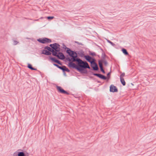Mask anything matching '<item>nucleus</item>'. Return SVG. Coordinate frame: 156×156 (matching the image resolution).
<instances>
[{
  "instance_id": "41",
  "label": "nucleus",
  "mask_w": 156,
  "mask_h": 156,
  "mask_svg": "<svg viewBox=\"0 0 156 156\" xmlns=\"http://www.w3.org/2000/svg\"><path fill=\"white\" fill-rule=\"evenodd\" d=\"M37 71H39L40 73H41V72H40V71H38V70H37Z\"/></svg>"
},
{
  "instance_id": "22",
  "label": "nucleus",
  "mask_w": 156,
  "mask_h": 156,
  "mask_svg": "<svg viewBox=\"0 0 156 156\" xmlns=\"http://www.w3.org/2000/svg\"><path fill=\"white\" fill-rule=\"evenodd\" d=\"M27 67L30 69H31V70L32 69L33 67L32 66V65L30 64V63H28L27 64Z\"/></svg>"
},
{
  "instance_id": "33",
  "label": "nucleus",
  "mask_w": 156,
  "mask_h": 156,
  "mask_svg": "<svg viewBox=\"0 0 156 156\" xmlns=\"http://www.w3.org/2000/svg\"><path fill=\"white\" fill-rule=\"evenodd\" d=\"M67 56V58H66V59L67 60V61H69L70 60V58H69V57H68V55H66Z\"/></svg>"
},
{
  "instance_id": "23",
  "label": "nucleus",
  "mask_w": 156,
  "mask_h": 156,
  "mask_svg": "<svg viewBox=\"0 0 156 156\" xmlns=\"http://www.w3.org/2000/svg\"><path fill=\"white\" fill-rule=\"evenodd\" d=\"M102 62H103L104 64V65L105 66H107V65L108 64V62L106 60V59H104V60H102Z\"/></svg>"
},
{
  "instance_id": "5",
  "label": "nucleus",
  "mask_w": 156,
  "mask_h": 156,
  "mask_svg": "<svg viewBox=\"0 0 156 156\" xmlns=\"http://www.w3.org/2000/svg\"><path fill=\"white\" fill-rule=\"evenodd\" d=\"M13 156H29V154L23 150L18 149L13 154Z\"/></svg>"
},
{
  "instance_id": "12",
  "label": "nucleus",
  "mask_w": 156,
  "mask_h": 156,
  "mask_svg": "<svg viewBox=\"0 0 156 156\" xmlns=\"http://www.w3.org/2000/svg\"><path fill=\"white\" fill-rule=\"evenodd\" d=\"M62 48L64 49V51H66L67 54H68L69 53L71 50L70 48L67 47L64 43H62Z\"/></svg>"
},
{
  "instance_id": "7",
  "label": "nucleus",
  "mask_w": 156,
  "mask_h": 156,
  "mask_svg": "<svg viewBox=\"0 0 156 156\" xmlns=\"http://www.w3.org/2000/svg\"><path fill=\"white\" fill-rule=\"evenodd\" d=\"M56 89L60 93L65 94L66 95H69L70 94L68 91L65 90L63 88L61 87L56 85Z\"/></svg>"
},
{
  "instance_id": "30",
  "label": "nucleus",
  "mask_w": 156,
  "mask_h": 156,
  "mask_svg": "<svg viewBox=\"0 0 156 156\" xmlns=\"http://www.w3.org/2000/svg\"><path fill=\"white\" fill-rule=\"evenodd\" d=\"M53 65L54 66H56L57 68H59V66H59V65H58V64H56V63H54L53 64Z\"/></svg>"
},
{
  "instance_id": "21",
  "label": "nucleus",
  "mask_w": 156,
  "mask_h": 156,
  "mask_svg": "<svg viewBox=\"0 0 156 156\" xmlns=\"http://www.w3.org/2000/svg\"><path fill=\"white\" fill-rule=\"evenodd\" d=\"M89 55H90L92 56H96V54L95 52H92L90 51H89Z\"/></svg>"
},
{
  "instance_id": "14",
  "label": "nucleus",
  "mask_w": 156,
  "mask_h": 156,
  "mask_svg": "<svg viewBox=\"0 0 156 156\" xmlns=\"http://www.w3.org/2000/svg\"><path fill=\"white\" fill-rule=\"evenodd\" d=\"M48 59L49 60H51L52 62L54 63H56L58 60L55 57H52L51 56H49L48 57Z\"/></svg>"
},
{
  "instance_id": "10",
  "label": "nucleus",
  "mask_w": 156,
  "mask_h": 156,
  "mask_svg": "<svg viewBox=\"0 0 156 156\" xmlns=\"http://www.w3.org/2000/svg\"><path fill=\"white\" fill-rule=\"evenodd\" d=\"M109 91L111 92H117L118 90L117 87L113 84H111L110 86Z\"/></svg>"
},
{
  "instance_id": "40",
  "label": "nucleus",
  "mask_w": 156,
  "mask_h": 156,
  "mask_svg": "<svg viewBox=\"0 0 156 156\" xmlns=\"http://www.w3.org/2000/svg\"><path fill=\"white\" fill-rule=\"evenodd\" d=\"M37 71H39L40 73H41V72H40V71H38V70H37Z\"/></svg>"
},
{
  "instance_id": "8",
  "label": "nucleus",
  "mask_w": 156,
  "mask_h": 156,
  "mask_svg": "<svg viewBox=\"0 0 156 156\" xmlns=\"http://www.w3.org/2000/svg\"><path fill=\"white\" fill-rule=\"evenodd\" d=\"M96 61V59H95L94 60L92 61L90 63V66L91 67L93 68V69L91 70L98 71L99 70V68L98 67V66L97 63L95 62Z\"/></svg>"
},
{
  "instance_id": "29",
  "label": "nucleus",
  "mask_w": 156,
  "mask_h": 156,
  "mask_svg": "<svg viewBox=\"0 0 156 156\" xmlns=\"http://www.w3.org/2000/svg\"><path fill=\"white\" fill-rule=\"evenodd\" d=\"M75 43H76L77 44H78L79 45H83V44H82V43H80L77 41H75Z\"/></svg>"
},
{
  "instance_id": "3",
  "label": "nucleus",
  "mask_w": 156,
  "mask_h": 156,
  "mask_svg": "<svg viewBox=\"0 0 156 156\" xmlns=\"http://www.w3.org/2000/svg\"><path fill=\"white\" fill-rule=\"evenodd\" d=\"M86 69H91L88 63L86 61H84V62H83L79 64L77 70L82 74H87L88 72Z\"/></svg>"
},
{
  "instance_id": "9",
  "label": "nucleus",
  "mask_w": 156,
  "mask_h": 156,
  "mask_svg": "<svg viewBox=\"0 0 156 156\" xmlns=\"http://www.w3.org/2000/svg\"><path fill=\"white\" fill-rule=\"evenodd\" d=\"M76 64L77 65L72 62H69L68 66L70 68H72L77 70L79 64V63Z\"/></svg>"
},
{
  "instance_id": "24",
  "label": "nucleus",
  "mask_w": 156,
  "mask_h": 156,
  "mask_svg": "<svg viewBox=\"0 0 156 156\" xmlns=\"http://www.w3.org/2000/svg\"><path fill=\"white\" fill-rule=\"evenodd\" d=\"M64 71H63V72H64V71H65V72H68V73H69L70 72V70L68 68H67L66 66H65V67L64 68Z\"/></svg>"
},
{
  "instance_id": "4",
  "label": "nucleus",
  "mask_w": 156,
  "mask_h": 156,
  "mask_svg": "<svg viewBox=\"0 0 156 156\" xmlns=\"http://www.w3.org/2000/svg\"><path fill=\"white\" fill-rule=\"evenodd\" d=\"M89 72H91L92 75L96 76L104 80H108L110 78L111 71L107 73V77H106L104 75L101 74L94 73L93 72L91 71H89Z\"/></svg>"
},
{
  "instance_id": "26",
  "label": "nucleus",
  "mask_w": 156,
  "mask_h": 156,
  "mask_svg": "<svg viewBox=\"0 0 156 156\" xmlns=\"http://www.w3.org/2000/svg\"><path fill=\"white\" fill-rule=\"evenodd\" d=\"M65 66H59V69H60L62 70V71L63 72V71H64V68L65 67Z\"/></svg>"
},
{
  "instance_id": "2",
  "label": "nucleus",
  "mask_w": 156,
  "mask_h": 156,
  "mask_svg": "<svg viewBox=\"0 0 156 156\" xmlns=\"http://www.w3.org/2000/svg\"><path fill=\"white\" fill-rule=\"evenodd\" d=\"M68 54L71 58L72 61L76 62V63H79L80 64L84 62L78 57L77 51L71 50Z\"/></svg>"
},
{
  "instance_id": "19",
  "label": "nucleus",
  "mask_w": 156,
  "mask_h": 156,
  "mask_svg": "<svg viewBox=\"0 0 156 156\" xmlns=\"http://www.w3.org/2000/svg\"><path fill=\"white\" fill-rule=\"evenodd\" d=\"M106 40H107V42L108 43L110 44L112 46H113V47H115L116 46L115 44L114 43H113V42L111 41H110L109 40L107 39H106Z\"/></svg>"
},
{
  "instance_id": "27",
  "label": "nucleus",
  "mask_w": 156,
  "mask_h": 156,
  "mask_svg": "<svg viewBox=\"0 0 156 156\" xmlns=\"http://www.w3.org/2000/svg\"><path fill=\"white\" fill-rule=\"evenodd\" d=\"M101 71L103 74L105 73V72L104 70L103 67L100 68Z\"/></svg>"
},
{
  "instance_id": "11",
  "label": "nucleus",
  "mask_w": 156,
  "mask_h": 156,
  "mask_svg": "<svg viewBox=\"0 0 156 156\" xmlns=\"http://www.w3.org/2000/svg\"><path fill=\"white\" fill-rule=\"evenodd\" d=\"M84 58L87 61L90 63L92 61L94 60L95 59L94 58L91 57L88 55H85Z\"/></svg>"
},
{
  "instance_id": "6",
  "label": "nucleus",
  "mask_w": 156,
  "mask_h": 156,
  "mask_svg": "<svg viewBox=\"0 0 156 156\" xmlns=\"http://www.w3.org/2000/svg\"><path fill=\"white\" fill-rule=\"evenodd\" d=\"M37 41L39 43L43 44H48L51 42V39L47 37L39 38L37 39Z\"/></svg>"
},
{
  "instance_id": "37",
  "label": "nucleus",
  "mask_w": 156,
  "mask_h": 156,
  "mask_svg": "<svg viewBox=\"0 0 156 156\" xmlns=\"http://www.w3.org/2000/svg\"><path fill=\"white\" fill-rule=\"evenodd\" d=\"M131 84L132 85H133V84L132 83H131Z\"/></svg>"
},
{
  "instance_id": "13",
  "label": "nucleus",
  "mask_w": 156,
  "mask_h": 156,
  "mask_svg": "<svg viewBox=\"0 0 156 156\" xmlns=\"http://www.w3.org/2000/svg\"><path fill=\"white\" fill-rule=\"evenodd\" d=\"M77 53L78 54L79 56L82 58H84L85 55L84 51L82 50L77 51Z\"/></svg>"
},
{
  "instance_id": "17",
  "label": "nucleus",
  "mask_w": 156,
  "mask_h": 156,
  "mask_svg": "<svg viewBox=\"0 0 156 156\" xmlns=\"http://www.w3.org/2000/svg\"><path fill=\"white\" fill-rule=\"evenodd\" d=\"M120 81L123 86H124L126 85V83L124 78H120Z\"/></svg>"
},
{
  "instance_id": "38",
  "label": "nucleus",
  "mask_w": 156,
  "mask_h": 156,
  "mask_svg": "<svg viewBox=\"0 0 156 156\" xmlns=\"http://www.w3.org/2000/svg\"><path fill=\"white\" fill-rule=\"evenodd\" d=\"M98 83H100V81H98Z\"/></svg>"
},
{
  "instance_id": "18",
  "label": "nucleus",
  "mask_w": 156,
  "mask_h": 156,
  "mask_svg": "<svg viewBox=\"0 0 156 156\" xmlns=\"http://www.w3.org/2000/svg\"><path fill=\"white\" fill-rule=\"evenodd\" d=\"M102 60L101 59L99 60L98 61V64L100 68L103 67L102 66Z\"/></svg>"
},
{
  "instance_id": "35",
  "label": "nucleus",
  "mask_w": 156,
  "mask_h": 156,
  "mask_svg": "<svg viewBox=\"0 0 156 156\" xmlns=\"http://www.w3.org/2000/svg\"><path fill=\"white\" fill-rule=\"evenodd\" d=\"M63 72V75L65 76H66V74L65 72V71Z\"/></svg>"
},
{
  "instance_id": "16",
  "label": "nucleus",
  "mask_w": 156,
  "mask_h": 156,
  "mask_svg": "<svg viewBox=\"0 0 156 156\" xmlns=\"http://www.w3.org/2000/svg\"><path fill=\"white\" fill-rule=\"evenodd\" d=\"M101 57L102 59L101 60L105 59V58L106 57H108L105 54V52L104 51L102 52Z\"/></svg>"
},
{
  "instance_id": "1",
  "label": "nucleus",
  "mask_w": 156,
  "mask_h": 156,
  "mask_svg": "<svg viewBox=\"0 0 156 156\" xmlns=\"http://www.w3.org/2000/svg\"><path fill=\"white\" fill-rule=\"evenodd\" d=\"M49 47L48 46H46L44 47V49L41 51V54L46 55H49L52 53V55L58 58V60L56 63L60 65H62V62L58 59L63 60L67 62L64 59L65 58L64 54L60 52L61 50L63 51L62 49L60 48V45L58 43H55L49 45Z\"/></svg>"
},
{
  "instance_id": "32",
  "label": "nucleus",
  "mask_w": 156,
  "mask_h": 156,
  "mask_svg": "<svg viewBox=\"0 0 156 156\" xmlns=\"http://www.w3.org/2000/svg\"><path fill=\"white\" fill-rule=\"evenodd\" d=\"M99 48L100 49V50L102 51V52H104V50L102 49V48L100 46H98Z\"/></svg>"
},
{
  "instance_id": "31",
  "label": "nucleus",
  "mask_w": 156,
  "mask_h": 156,
  "mask_svg": "<svg viewBox=\"0 0 156 156\" xmlns=\"http://www.w3.org/2000/svg\"><path fill=\"white\" fill-rule=\"evenodd\" d=\"M44 18V17H41L39 19H37V20H34L35 21H38L39 19H43Z\"/></svg>"
},
{
  "instance_id": "20",
  "label": "nucleus",
  "mask_w": 156,
  "mask_h": 156,
  "mask_svg": "<svg viewBox=\"0 0 156 156\" xmlns=\"http://www.w3.org/2000/svg\"><path fill=\"white\" fill-rule=\"evenodd\" d=\"M54 18L55 17L54 16H48L45 17V18L49 21L52 20L54 19Z\"/></svg>"
},
{
  "instance_id": "39",
  "label": "nucleus",
  "mask_w": 156,
  "mask_h": 156,
  "mask_svg": "<svg viewBox=\"0 0 156 156\" xmlns=\"http://www.w3.org/2000/svg\"><path fill=\"white\" fill-rule=\"evenodd\" d=\"M24 19H27V18H24Z\"/></svg>"
},
{
  "instance_id": "36",
  "label": "nucleus",
  "mask_w": 156,
  "mask_h": 156,
  "mask_svg": "<svg viewBox=\"0 0 156 156\" xmlns=\"http://www.w3.org/2000/svg\"><path fill=\"white\" fill-rule=\"evenodd\" d=\"M97 56H98V57L99 58H100V56L98 55Z\"/></svg>"
},
{
  "instance_id": "15",
  "label": "nucleus",
  "mask_w": 156,
  "mask_h": 156,
  "mask_svg": "<svg viewBox=\"0 0 156 156\" xmlns=\"http://www.w3.org/2000/svg\"><path fill=\"white\" fill-rule=\"evenodd\" d=\"M123 53L125 55H129V53L127 50L125 48H122L121 50Z\"/></svg>"
},
{
  "instance_id": "25",
  "label": "nucleus",
  "mask_w": 156,
  "mask_h": 156,
  "mask_svg": "<svg viewBox=\"0 0 156 156\" xmlns=\"http://www.w3.org/2000/svg\"><path fill=\"white\" fill-rule=\"evenodd\" d=\"M121 74L120 76V78H123V77L125 76V73H122L121 72H120Z\"/></svg>"
},
{
  "instance_id": "34",
  "label": "nucleus",
  "mask_w": 156,
  "mask_h": 156,
  "mask_svg": "<svg viewBox=\"0 0 156 156\" xmlns=\"http://www.w3.org/2000/svg\"><path fill=\"white\" fill-rule=\"evenodd\" d=\"M31 70H32L37 71V70L36 68H34L33 67Z\"/></svg>"
},
{
  "instance_id": "28",
  "label": "nucleus",
  "mask_w": 156,
  "mask_h": 156,
  "mask_svg": "<svg viewBox=\"0 0 156 156\" xmlns=\"http://www.w3.org/2000/svg\"><path fill=\"white\" fill-rule=\"evenodd\" d=\"M19 43V42L17 41L16 40H14L13 41V45H16L17 44Z\"/></svg>"
}]
</instances>
